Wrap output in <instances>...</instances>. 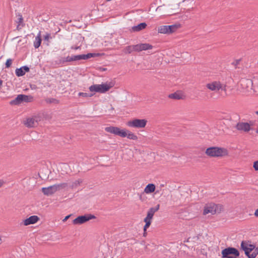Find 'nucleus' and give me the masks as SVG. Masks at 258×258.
<instances>
[{"instance_id": "nucleus-1", "label": "nucleus", "mask_w": 258, "mask_h": 258, "mask_svg": "<svg viewBox=\"0 0 258 258\" xmlns=\"http://www.w3.org/2000/svg\"><path fill=\"white\" fill-rule=\"evenodd\" d=\"M240 246L248 258H255L258 254V247L251 244L248 241H242Z\"/></svg>"}, {"instance_id": "nucleus-2", "label": "nucleus", "mask_w": 258, "mask_h": 258, "mask_svg": "<svg viewBox=\"0 0 258 258\" xmlns=\"http://www.w3.org/2000/svg\"><path fill=\"white\" fill-rule=\"evenodd\" d=\"M205 153L210 157H222L228 155V151L224 148L212 147L207 148Z\"/></svg>"}, {"instance_id": "nucleus-3", "label": "nucleus", "mask_w": 258, "mask_h": 258, "mask_svg": "<svg viewBox=\"0 0 258 258\" xmlns=\"http://www.w3.org/2000/svg\"><path fill=\"white\" fill-rule=\"evenodd\" d=\"M239 90L243 95H248L252 92L253 82L251 79L242 78L240 81Z\"/></svg>"}, {"instance_id": "nucleus-4", "label": "nucleus", "mask_w": 258, "mask_h": 258, "mask_svg": "<svg viewBox=\"0 0 258 258\" xmlns=\"http://www.w3.org/2000/svg\"><path fill=\"white\" fill-rule=\"evenodd\" d=\"M114 84L112 82L106 83L102 84H95L89 87V90L91 92H98L104 93L113 87Z\"/></svg>"}, {"instance_id": "nucleus-5", "label": "nucleus", "mask_w": 258, "mask_h": 258, "mask_svg": "<svg viewBox=\"0 0 258 258\" xmlns=\"http://www.w3.org/2000/svg\"><path fill=\"white\" fill-rule=\"evenodd\" d=\"M223 206L221 205H216L214 203H209L207 204L204 208L203 214L207 215L211 214L212 215L216 213H220L223 210Z\"/></svg>"}, {"instance_id": "nucleus-6", "label": "nucleus", "mask_w": 258, "mask_h": 258, "mask_svg": "<svg viewBox=\"0 0 258 258\" xmlns=\"http://www.w3.org/2000/svg\"><path fill=\"white\" fill-rule=\"evenodd\" d=\"M221 254L222 258H237L239 252L234 247H229L222 250Z\"/></svg>"}, {"instance_id": "nucleus-7", "label": "nucleus", "mask_w": 258, "mask_h": 258, "mask_svg": "<svg viewBox=\"0 0 258 258\" xmlns=\"http://www.w3.org/2000/svg\"><path fill=\"white\" fill-rule=\"evenodd\" d=\"M147 123V120L145 119H134L127 122L126 125L130 127L134 128H144Z\"/></svg>"}, {"instance_id": "nucleus-8", "label": "nucleus", "mask_w": 258, "mask_h": 258, "mask_svg": "<svg viewBox=\"0 0 258 258\" xmlns=\"http://www.w3.org/2000/svg\"><path fill=\"white\" fill-rule=\"evenodd\" d=\"M179 27V25H162L158 27V32L162 34H169L176 31Z\"/></svg>"}, {"instance_id": "nucleus-9", "label": "nucleus", "mask_w": 258, "mask_h": 258, "mask_svg": "<svg viewBox=\"0 0 258 258\" xmlns=\"http://www.w3.org/2000/svg\"><path fill=\"white\" fill-rule=\"evenodd\" d=\"M206 87L212 91L217 92L220 89L225 92L226 91V85L221 84L219 81H213L209 83L206 85Z\"/></svg>"}, {"instance_id": "nucleus-10", "label": "nucleus", "mask_w": 258, "mask_h": 258, "mask_svg": "<svg viewBox=\"0 0 258 258\" xmlns=\"http://www.w3.org/2000/svg\"><path fill=\"white\" fill-rule=\"evenodd\" d=\"M95 218V216L91 214H87L77 217L73 221V223L75 225H80Z\"/></svg>"}, {"instance_id": "nucleus-11", "label": "nucleus", "mask_w": 258, "mask_h": 258, "mask_svg": "<svg viewBox=\"0 0 258 258\" xmlns=\"http://www.w3.org/2000/svg\"><path fill=\"white\" fill-rule=\"evenodd\" d=\"M40 117L35 116L32 117L28 118L24 121V123L28 127H33L36 126L38 122L40 121Z\"/></svg>"}, {"instance_id": "nucleus-12", "label": "nucleus", "mask_w": 258, "mask_h": 258, "mask_svg": "<svg viewBox=\"0 0 258 258\" xmlns=\"http://www.w3.org/2000/svg\"><path fill=\"white\" fill-rule=\"evenodd\" d=\"M105 131L108 133L120 136L122 138L124 128L121 129L117 126H108L105 128Z\"/></svg>"}, {"instance_id": "nucleus-13", "label": "nucleus", "mask_w": 258, "mask_h": 258, "mask_svg": "<svg viewBox=\"0 0 258 258\" xmlns=\"http://www.w3.org/2000/svg\"><path fill=\"white\" fill-rule=\"evenodd\" d=\"M153 46L149 43H140L134 45L135 51H142L143 50H150Z\"/></svg>"}, {"instance_id": "nucleus-14", "label": "nucleus", "mask_w": 258, "mask_h": 258, "mask_svg": "<svg viewBox=\"0 0 258 258\" xmlns=\"http://www.w3.org/2000/svg\"><path fill=\"white\" fill-rule=\"evenodd\" d=\"M99 54L98 53H89L87 54H80L74 55L75 61L79 60L81 59H88L91 57H96L98 56Z\"/></svg>"}, {"instance_id": "nucleus-15", "label": "nucleus", "mask_w": 258, "mask_h": 258, "mask_svg": "<svg viewBox=\"0 0 258 258\" xmlns=\"http://www.w3.org/2000/svg\"><path fill=\"white\" fill-rule=\"evenodd\" d=\"M236 128L237 130L248 132L251 129L250 125L247 122H239L236 124Z\"/></svg>"}, {"instance_id": "nucleus-16", "label": "nucleus", "mask_w": 258, "mask_h": 258, "mask_svg": "<svg viewBox=\"0 0 258 258\" xmlns=\"http://www.w3.org/2000/svg\"><path fill=\"white\" fill-rule=\"evenodd\" d=\"M41 191L44 195L47 196L52 195L57 191L54 185L47 187H42Z\"/></svg>"}, {"instance_id": "nucleus-17", "label": "nucleus", "mask_w": 258, "mask_h": 258, "mask_svg": "<svg viewBox=\"0 0 258 258\" xmlns=\"http://www.w3.org/2000/svg\"><path fill=\"white\" fill-rule=\"evenodd\" d=\"M160 205L158 204L155 207L151 208L148 211L147 215L145 219L151 221L155 213L159 209Z\"/></svg>"}, {"instance_id": "nucleus-18", "label": "nucleus", "mask_w": 258, "mask_h": 258, "mask_svg": "<svg viewBox=\"0 0 258 258\" xmlns=\"http://www.w3.org/2000/svg\"><path fill=\"white\" fill-rule=\"evenodd\" d=\"M39 220V217L37 216H31L28 218L24 220L23 221L24 225L28 226L30 224H33L36 223Z\"/></svg>"}, {"instance_id": "nucleus-19", "label": "nucleus", "mask_w": 258, "mask_h": 258, "mask_svg": "<svg viewBox=\"0 0 258 258\" xmlns=\"http://www.w3.org/2000/svg\"><path fill=\"white\" fill-rule=\"evenodd\" d=\"M127 137V139L133 140H137L138 137L134 133L130 132V131L124 128L122 138Z\"/></svg>"}, {"instance_id": "nucleus-20", "label": "nucleus", "mask_w": 258, "mask_h": 258, "mask_svg": "<svg viewBox=\"0 0 258 258\" xmlns=\"http://www.w3.org/2000/svg\"><path fill=\"white\" fill-rule=\"evenodd\" d=\"M25 97L24 95L20 94L18 95L17 97L13 100L10 102L11 105H18L23 102V98Z\"/></svg>"}, {"instance_id": "nucleus-21", "label": "nucleus", "mask_w": 258, "mask_h": 258, "mask_svg": "<svg viewBox=\"0 0 258 258\" xmlns=\"http://www.w3.org/2000/svg\"><path fill=\"white\" fill-rule=\"evenodd\" d=\"M147 26L146 23H141L137 26H133L132 28V30L133 32H139L145 29Z\"/></svg>"}, {"instance_id": "nucleus-22", "label": "nucleus", "mask_w": 258, "mask_h": 258, "mask_svg": "<svg viewBox=\"0 0 258 258\" xmlns=\"http://www.w3.org/2000/svg\"><path fill=\"white\" fill-rule=\"evenodd\" d=\"M169 98L174 99H181L184 97L183 94L181 92H176L174 93H172L169 95Z\"/></svg>"}, {"instance_id": "nucleus-23", "label": "nucleus", "mask_w": 258, "mask_h": 258, "mask_svg": "<svg viewBox=\"0 0 258 258\" xmlns=\"http://www.w3.org/2000/svg\"><path fill=\"white\" fill-rule=\"evenodd\" d=\"M155 190V185L153 183L148 184L144 189V192L149 194L154 192Z\"/></svg>"}, {"instance_id": "nucleus-24", "label": "nucleus", "mask_w": 258, "mask_h": 258, "mask_svg": "<svg viewBox=\"0 0 258 258\" xmlns=\"http://www.w3.org/2000/svg\"><path fill=\"white\" fill-rule=\"evenodd\" d=\"M17 17H18L17 20L16 21V22L18 23L17 28L18 30H19L21 28V27H20L21 26L23 27L24 25L23 23V18L21 14H18Z\"/></svg>"}, {"instance_id": "nucleus-25", "label": "nucleus", "mask_w": 258, "mask_h": 258, "mask_svg": "<svg viewBox=\"0 0 258 258\" xmlns=\"http://www.w3.org/2000/svg\"><path fill=\"white\" fill-rule=\"evenodd\" d=\"M41 42V34L40 32H39L37 36L35 37V41L34 42V46L35 48H38Z\"/></svg>"}, {"instance_id": "nucleus-26", "label": "nucleus", "mask_w": 258, "mask_h": 258, "mask_svg": "<svg viewBox=\"0 0 258 258\" xmlns=\"http://www.w3.org/2000/svg\"><path fill=\"white\" fill-rule=\"evenodd\" d=\"M56 191H58L61 189L65 188L67 187L68 184L67 183H60L59 184H54Z\"/></svg>"}, {"instance_id": "nucleus-27", "label": "nucleus", "mask_w": 258, "mask_h": 258, "mask_svg": "<svg viewBox=\"0 0 258 258\" xmlns=\"http://www.w3.org/2000/svg\"><path fill=\"white\" fill-rule=\"evenodd\" d=\"M15 72H16V75L18 77L23 76L25 74V72H24V71H23L22 67L19 69H17L16 70Z\"/></svg>"}, {"instance_id": "nucleus-28", "label": "nucleus", "mask_w": 258, "mask_h": 258, "mask_svg": "<svg viewBox=\"0 0 258 258\" xmlns=\"http://www.w3.org/2000/svg\"><path fill=\"white\" fill-rule=\"evenodd\" d=\"M45 101L47 103H53V104H58L59 103V101L53 98H48L45 99Z\"/></svg>"}, {"instance_id": "nucleus-29", "label": "nucleus", "mask_w": 258, "mask_h": 258, "mask_svg": "<svg viewBox=\"0 0 258 258\" xmlns=\"http://www.w3.org/2000/svg\"><path fill=\"white\" fill-rule=\"evenodd\" d=\"M82 182V180L81 179L75 180L72 184L71 187L72 188H75L79 186Z\"/></svg>"}, {"instance_id": "nucleus-30", "label": "nucleus", "mask_w": 258, "mask_h": 258, "mask_svg": "<svg viewBox=\"0 0 258 258\" xmlns=\"http://www.w3.org/2000/svg\"><path fill=\"white\" fill-rule=\"evenodd\" d=\"M144 222L146 223L144 227V231L146 232L147 231V228L149 227L151 225V221L146 220V219L144 220Z\"/></svg>"}, {"instance_id": "nucleus-31", "label": "nucleus", "mask_w": 258, "mask_h": 258, "mask_svg": "<svg viewBox=\"0 0 258 258\" xmlns=\"http://www.w3.org/2000/svg\"><path fill=\"white\" fill-rule=\"evenodd\" d=\"M78 95L79 96H82L84 97H91L94 95V94L80 92Z\"/></svg>"}, {"instance_id": "nucleus-32", "label": "nucleus", "mask_w": 258, "mask_h": 258, "mask_svg": "<svg viewBox=\"0 0 258 258\" xmlns=\"http://www.w3.org/2000/svg\"><path fill=\"white\" fill-rule=\"evenodd\" d=\"M125 50V52L128 53H131L133 51H135L134 45L128 46L126 47Z\"/></svg>"}, {"instance_id": "nucleus-33", "label": "nucleus", "mask_w": 258, "mask_h": 258, "mask_svg": "<svg viewBox=\"0 0 258 258\" xmlns=\"http://www.w3.org/2000/svg\"><path fill=\"white\" fill-rule=\"evenodd\" d=\"M24 96L26 97L23 98V102H30L32 101L33 97L31 96H28L24 95Z\"/></svg>"}, {"instance_id": "nucleus-34", "label": "nucleus", "mask_w": 258, "mask_h": 258, "mask_svg": "<svg viewBox=\"0 0 258 258\" xmlns=\"http://www.w3.org/2000/svg\"><path fill=\"white\" fill-rule=\"evenodd\" d=\"M12 63V59L11 58H9L7 60L6 62V67L7 68H9L11 67Z\"/></svg>"}, {"instance_id": "nucleus-35", "label": "nucleus", "mask_w": 258, "mask_h": 258, "mask_svg": "<svg viewBox=\"0 0 258 258\" xmlns=\"http://www.w3.org/2000/svg\"><path fill=\"white\" fill-rule=\"evenodd\" d=\"M253 167L255 171L258 172V160L253 162Z\"/></svg>"}, {"instance_id": "nucleus-36", "label": "nucleus", "mask_w": 258, "mask_h": 258, "mask_svg": "<svg viewBox=\"0 0 258 258\" xmlns=\"http://www.w3.org/2000/svg\"><path fill=\"white\" fill-rule=\"evenodd\" d=\"M74 59V55L72 56H68L66 57V61H75Z\"/></svg>"}, {"instance_id": "nucleus-37", "label": "nucleus", "mask_w": 258, "mask_h": 258, "mask_svg": "<svg viewBox=\"0 0 258 258\" xmlns=\"http://www.w3.org/2000/svg\"><path fill=\"white\" fill-rule=\"evenodd\" d=\"M241 59H236L235 60H234L233 62H232V64L233 66H234L235 67H236L237 66H238L239 64V62L240 61Z\"/></svg>"}, {"instance_id": "nucleus-38", "label": "nucleus", "mask_w": 258, "mask_h": 258, "mask_svg": "<svg viewBox=\"0 0 258 258\" xmlns=\"http://www.w3.org/2000/svg\"><path fill=\"white\" fill-rule=\"evenodd\" d=\"M50 38V34L49 33H47L44 36V39L45 40L48 41Z\"/></svg>"}, {"instance_id": "nucleus-39", "label": "nucleus", "mask_w": 258, "mask_h": 258, "mask_svg": "<svg viewBox=\"0 0 258 258\" xmlns=\"http://www.w3.org/2000/svg\"><path fill=\"white\" fill-rule=\"evenodd\" d=\"M22 68L23 71H24L25 74L26 72H28L29 71V68L27 66H23Z\"/></svg>"}, {"instance_id": "nucleus-40", "label": "nucleus", "mask_w": 258, "mask_h": 258, "mask_svg": "<svg viewBox=\"0 0 258 258\" xmlns=\"http://www.w3.org/2000/svg\"><path fill=\"white\" fill-rule=\"evenodd\" d=\"M81 47L80 46H72L71 47V49H74V50H77V49H80Z\"/></svg>"}, {"instance_id": "nucleus-41", "label": "nucleus", "mask_w": 258, "mask_h": 258, "mask_svg": "<svg viewBox=\"0 0 258 258\" xmlns=\"http://www.w3.org/2000/svg\"><path fill=\"white\" fill-rule=\"evenodd\" d=\"M71 216V215L67 216L63 220V222H66Z\"/></svg>"}, {"instance_id": "nucleus-42", "label": "nucleus", "mask_w": 258, "mask_h": 258, "mask_svg": "<svg viewBox=\"0 0 258 258\" xmlns=\"http://www.w3.org/2000/svg\"><path fill=\"white\" fill-rule=\"evenodd\" d=\"M254 215L256 217H258V209H256L255 212H254Z\"/></svg>"}, {"instance_id": "nucleus-43", "label": "nucleus", "mask_w": 258, "mask_h": 258, "mask_svg": "<svg viewBox=\"0 0 258 258\" xmlns=\"http://www.w3.org/2000/svg\"><path fill=\"white\" fill-rule=\"evenodd\" d=\"M4 181H0V187L3 185Z\"/></svg>"}, {"instance_id": "nucleus-44", "label": "nucleus", "mask_w": 258, "mask_h": 258, "mask_svg": "<svg viewBox=\"0 0 258 258\" xmlns=\"http://www.w3.org/2000/svg\"><path fill=\"white\" fill-rule=\"evenodd\" d=\"M2 82H2V80H1V81H0V88H1V87H2Z\"/></svg>"}, {"instance_id": "nucleus-45", "label": "nucleus", "mask_w": 258, "mask_h": 258, "mask_svg": "<svg viewBox=\"0 0 258 258\" xmlns=\"http://www.w3.org/2000/svg\"><path fill=\"white\" fill-rule=\"evenodd\" d=\"M146 234H147L146 231V232L144 231V234H143L144 236H146Z\"/></svg>"}, {"instance_id": "nucleus-46", "label": "nucleus", "mask_w": 258, "mask_h": 258, "mask_svg": "<svg viewBox=\"0 0 258 258\" xmlns=\"http://www.w3.org/2000/svg\"><path fill=\"white\" fill-rule=\"evenodd\" d=\"M255 113L258 115V111H256L255 112Z\"/></svg>"}]
</instances>
